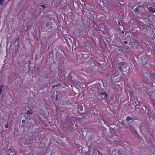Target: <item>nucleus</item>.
<instances>
[{
    "mask_svg": "<svg viewBox=\"0 0 155 155\" xmlns=\"http://www.w3.org/2000/svg\"><path fill=\"white\" fill-rule=\"evenodd\" d=\"M33 113V111L31 110H28L26 112V113L27 114L30 115H31Z\"/></svg>",
    "mask_w": 155,
    "mask_h": 155,
    "instance_id": "obj_1",
    "label": "nucleus"
},
{
    "mask_svg": "<svg viewBox=\"0 0 155 155\" xmlns=\"http://www.w3.org/2000/svg\"><path fill=\"white\" fill-rule=\"evenodd\" d=\"M149 9L150 11L152 12H155V9L153 8V7H150L149 8Z\"/></svg>",
    "mask_w": 155,
    "mask_h": 155,
    "instance_id": "obj_2",
    "label": "nucleus"
},
{
    "mask_svg": "<svg viewBox=\"0 0 155 155\" xmlns=\"http://www.w3.org/2000/svg\"><path fill=\"white\" fill-rule=\"evenodd\" d=\"M125 63L124 62H120L118 64V65L120 66H124L125 65Z\"/></svg>",
    "mask_w": 155,
    "mask_h": 155,
    "instance_id": "obj_3",
    "label": "nucleus"
},
{
    "mask_svg": "<svg viewBox=\"0 0 155 155\" xmlns=\"http://www.w3.org/2000/svg\"><path fill=\"white\" fill-rule=\"evenodd\" d=\"M59 85H60V84L53 85L52 86V88H55L56 87H58Z\"/></svg>",
    "mask_w": 155,
    "mask_h": 155,
    "instance_id": "obj_4",
    "label": "nucleus"
},
{
    "mask_svg": "<svg viewBox=\"0 0 155 155\" xmlns=\"http://www.w3.org/2000/svg\"><path fill=\"white\" fill-rule=\"evenodd\" d=\"M131 120V118L129 117H127L126 118V120L127 121H128L130 120Z\"/></svg>",
    "mask_w": 155,
    "mask_h": 155,
    "instance_id": "obj_5",
    "label": "nucleus"
},
{
    "mask_svg": "<svg viewBox=\"0 0 155 155\" xmlns=\"http://www.w3.org/2000/svg\"><path fill=\"white\" fill-rule=\"evenodd\" d=\"M119 69L121 71H123V70H122V68L120 66H118V67Z\"/></svg>",
    "mask_w": 155,
    "mask_h": 155,
    "instance_id": "obj_6",
    "label": "nucleus"
},
{
    "mask_svg": "<svg viewBox=\"0 0 155 155\" xmlns=\"http://www.w3.org/2000/svg\"><path fill=\"white\" fill-rule=\"evenodd\" d=\"M8 122L7 123V124H5L4 125L5 128H7L8 127Z\"/></svg>",
    "mask_w": 155,
    "mask_h": 155,
    "instance_id": "obj_7",
    "label": "nucleus"
},
{
    "mask_svg": "<svg viewBox=\"0 0 155 155\" xmlns=\"http://www.w3.org/2000/svg\"><path fill=\"white\" fill-rule=\"evenodd\" d=\"M5 1V0H0V4H2Z\"/></svg>",
    "mask_w": 155,
    "mask_h": 155,
    "instance_id": "obj_8",
    "label": "nucleus"
},
{
    "mask_svg": "<svg viewBox=\"0 0 155 155\" xmlns=\"http://www.w3.org/2000/svg\"><path fill=\"white\" fill-rule=\"evenodd\" d=\"M124 43L125 44H127L128 43V42L127 41H125L124 42Z\"/></svg>",
    "mask_w": 155,
    "mask_h": 155,
    "instance_id": "obj_9",
    "label": "nucleus"
},
{
    "mask_svg": "<svg viewBox=\"0 0 155 155\" xmlns=\"http://www.w3.org/2000/svg\"><path fill=\"white\" fill-rule=\"evenodd\" d=\"M22 123H24L25 122V120H22Z\"/></svg>",
    "mask_w": 155,
    "mask_h": 155,
    "instance_id": "obj_10",
    "label": "nucleus"
},
{
    "mask_svg": "<svg viewBox=\"0 0 155 155\" xmlns=\"http://www.w3.org/2000/svg\"><path fill=\"white\" fill-rule=\"evenodd\" d=\"M152 153H155V150L154 151H152Z\"/></svg>",
    "mask_w": 155,
    "mask_h": 155,
    "instance_id": "obj_11",
    "label": "nucleus"
},
{
    "mask_svg": "<svg viewBox=\"0 0 155 155\" xmlns=\"http://www.w3.org/2000/svg\"><path fill=\"white\" fill-rule=\"evenodd\" d=\"M137 9H138V8H137H137H136L135 9V10L136 11H137Z\"/></svg>",
    "mask_w": 155,
    "mask_h": 155,
    "instance_id": "obj_12",
    "label": "nucleus"
},
{
    "mask_svg": "<svg viewBox=\"0 0 155 155\" xmlns=\"http://www.w3.org/2000/svg\"><path fill=\"white\" fill-rule=\"evenodd\" d=\"M48 24H46V26H48Z\"/></svg>",
    "mask_w": 155,
    "mask_h": 155,
    "instance_id": "obj_13",
    "label": "nucleus"
},
{
    "mask_svg": "<svg viewBox=\"0 0 155 155\" xmlns=\"http://www.w3.org/2000/svg\"><path fill=\"white\" fill-rule=\"evenodd\" d=\"M104 94V95H105L106 96H107V95L105 94Z\"/></svg>",
    "mask_w": 155,
    "mask_h": 155,
    "instance_id": "obj_14",
    "label": "nucleus"
},
{
    "mask_svg": "<svg viewBox=\"0 0 155 155\" xmlns=\"http://www.w3.org/2000/svg\"><path fill=\"white\" fill-rule=\"evenodd\" d=\"M43 7H45V6L43 5H42Z\"/></svg>",
    "mask_w": 155,
    "mask_h": 155,
    "instance_id": "obj_15",
    "label": "nucleus"
},
{
    "mask_svg": "<svg viewBox=\"0 0 155 155\" xmlns=\"http://www.w3.org/2000/svg\"><path fill=\"white\" fill-rule=\"evenodd\" d=\"M10 150V148H9V149H8V150Z\"/></svg>",
    "mask_w": 155,
    "mask_h": 155,
    "instance_id": "obj_16",
    "label": "nucleus"
},
{
    "mask_svg": "<svg viewBox=\"0 0 155 155\" xmlns=\"http://www.w3.org/2000/svg\"><path fill=\"white\" fill-rule=\"evenodd\" d=\"M12 155H15V154H12Z\"/></svg>",
    "mask_w": 155,
    "mask_h": 155,
    "instance_id": "obj_17",
    "label": "nucleus"
}]
</instances>
